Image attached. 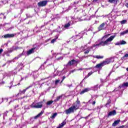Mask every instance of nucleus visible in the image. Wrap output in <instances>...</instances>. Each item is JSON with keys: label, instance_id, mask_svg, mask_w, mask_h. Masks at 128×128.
I'll return each mask as SVG.
<instances>
[{"label": "nucleus", "instance_id": "obj_33", "mask_svg": "<svg viewBox=\"0 0 128 128\" xmlns=\"http://www.w3.org/2000/svg\"><path fill=\"white\" fill-rule=\"evenodd\" d=\"M92 74H94V72L92 71H91L90 72L88 73V74L87 75H88V76H92Z\"/></svg>", "mask_w": 128, "mask_h": 128}, {"label": "nucleus", "instance_id": "obj_45", "mask_svg": "<svg viewBox=\"0 0 128 128\" xmlns=\"http://www.w3.org/2000/svg\"><path fill=\"white\" fill-rule=\"evenodd\" d=\"M119 88H124V86H122H122H120Z\"/></svg>", "mask_w": 128, "mask_h": 128}, {"label": "nucleus", "instance_id": "obj_29", "mask_svg": "<svg viewBox=\"0 0 128 128\" xmlns=\"http://www.w3.org/2000/svg\"><path fill=\"white\" fill-rule=\"evenodd\" d=\"M120 44H126V42L124 40H122L120 41Z\"/></svg>", "mask_w": 128, "mask_h": 128}, {"label": "nucleus", "instance_id": "obj_43", "mask_svg": "<svg viewBox=\"0 0 128 128\" xmlns=\"http://www.w3.org/2000/svg\"><path fill=\"white\" fill-rule=\"evenodd\" d=\"M124 128V126H119L118 128Z\"/></svg>", "mask_w": 128, "mask_h": 128}, {"label": "nucleus", "instance_id": "obj_30", "mask_svg": "<svg viewBox=\"0 0 128 128\" xmlns=\"http://www.w3.org/2000/svg\"><path fill=\"white\" fill-rule=\"evenodd\" d=\"M126 20H123L120 22V24H126Z\"/></svg>", "mask_w": 128, "mask_h": 128}, {"label": "nucleus", "instance_id": "obj_13", "mask_svg": "<svg viewBox=\"0 0 128 128\" xmlns=\"http://www.w3.org/2000/svg\"><path fill=\"white\" fill-rule=\"evenodd\" d=\"M34 48H32L26 52L27 56H30V54H34Z\"/></svg>", "mask_w": 128, "mask_h": 128}, {"label": "nucleus", "instance_id": "obj_52", "mask_svg": "<svg viewBox=\"0 0 128 128\" xmlns=\"http://www.w3.org/2000/svg\"><path fill=\"white\" fill-rule=\"evenodd\" d=\"M64 82V80H62V81L60 82V84H62Z\"/></svg>", "mask_w": 128, "mask_h": 128}, {"label": "nucleus", "instance_id": "obj_23", "mask_svg": "<svg viewBox=\"0 0 128 128\" xmlns=\"http://www.w3.org/2000/svg\"><path fill=\"white\" fill-rule=\"evenodd\" d=\"M56 116H58V113L55 112L53 114L52 116H50V118H52V120H54V118H56Z\"/></svg>", "mask_w": 128, "mask_h": 128}, {"label": "nucleus", "instance_id": "obj_16", "mask_svg": "<svg viewBox=\"0 0 128 128\" xmlns=\"http://www.w3.org/2000/svg\"><path fill=\"white\" fill-rule=\"evenodd\" d=\"M44 111H41L40 113H39L38 114L34 117V118L35 120H36V118H40V116H42L44 114Z\"/></svg>", "mask_w": 128, "mask_h": 128}, {"label": "nucleus", "instance_id": "obj_24", "mask_svg": "<svg viewBox=\"0 0 128 128\" xmlns=\"http://www.w3.org/2000/svg\"><path fill=\"white\" fill-rule=\"evenodd\" d=\"M62 98V96H58L54 100V102H58V100H60V98Z\"/></svg>", "mask_w": 128, "mask_h": 128}, {"label": "nucleus", "instance_id": "obj_40", "mask_svg": "<svg viewBox=\"0 0 128 128\" xmlns=\"http://www.w3.org/2000/svg\"><path fill=\"white\" fill-rule=\"evenodd\" d=\"M90 76H88V75H86L85 77H84V80H86V78H88Z\"/></svg>", "mask_w": 128, "mask_h": 128}, {"label": "nucleus", "instance_id": "obj_51", "mask_svg": "<svg viewBox=\"0 0 128 128\" xmlns=\"http://www.w3.org/2000/svg\"><path fill=\"white\" fill-rule=\"evenodd\" d=\"M26 16L27 18H30V16H28V14H26Z\"/></svg>", "mask_w": 128, "mask_h": 128}, {"label": "nucleus", "instance_id": "obj_59", "mask_svg": "<svg viewBox=\"0 0 128 128\" xmlns=\"http://www.w3.org/2000/svg\"><path fill=\"white\" fill-rule=\"evenodd\" d=\"M8 56H10V54H8Z\"/></svg>", "mask_w": 128, "mask_h": 128}, {"label": "nucleus", "instance_id": "obj_46", "mask_svg": "<svg viewBox=\"0 0 128 128\" xmlns=\"http://www.w3.org/2000/svg\"><path fill=\"white\" fill-rule=\"evenodd\" d=\"M65 78H66V76H63L62 80H64Z\"/></svg>", "mask_w": 128, "mask_h": 128}, {"label": "nucleus", "instance_id": "obj_20", "mask_svg": "<svg viewBox=\"0 0 128 128\" xmlns=\"http://www.w3.org/2000/svg\"><path fill=\"white\" fill-rule=\"evenodd\" d=\"M58 36H56V38H54V39H52L50 42L51 44H54V42H56V40H58Z\"/></svg>", "mask_w": 128, "mask_h": 128}, {"label": "nucleus", "instance_id": "obj_50", "mask_svg": "<svg viewBox=\"0 0 128 128\" xmlns=\"http://www.w3.org/2000/svg\"><path fill=\"white\" fill-rule=\"evenodd\" d=\"M94 2H98V0H94Z\"/></svg>", "mask_w": 128, "mask_h": 128}, {"label": "nucleus", "instance_id": "obj_4", "mask_svg": "<svg viewBox=\"0 0 128 128\" xmlns=\"http://www.w3.org/2000/svg\"><path fill=\"white\" fill-rule=\"evenodd\" d=\"M106 23L103 22L100 24L98 28V32H100V30H106Z\"/></svg>", "mask_w": 128, "mask_h": 128}, {"label": "nucleus", "instance_id": "obj_54", "mask_svg": "<svg viewBox=\"0 0 128 128\" xmlns=\"http://www.w3.org/2000/svg\"><path fill=\"white\" fill-rule=\"evenodd\" d=\"M22 79L20 80V82H22Z\"/></svg>", "mask_w": 128, "mask_h": 128}, {"label": "nucleus", "instance_id": "obj_12", "mask_svg": "<svg viewBox=\"0 0 128 128\" xmlns=\"http://www.w3.org/2000/svg\"><path fill=\"white\" fill-rule=\"evenodd\" d=\"M102 66H104L102 62H101L100 64H97L95 66V68H102Z\"/></svg>", "mask_w": 128, "mask_h": 128}, {"label": "nucleus", "instance_id": "obj_6", "mask_svg": "<svg viewBox=\"0 0 128 128\" xmlns=\"http://www.w3.org/2000/svg\"><path fill=\"white\" fill-rule=\"evenodd\" d=\"M46 4H48V1L46 0L41 1L38 3V6H46Z\"/></svg>", "mask_w": 128, "mask_h": 128}, {"label": "nucleus", "instance_id": "obj_22", "mask_svg": "<svg viewBox=\"0 0 128 128\" xmlns=\"http://www.w3.org/2000/svg\"><path fill=\"white\" fill-rule=\"evenodd\" d=\"M128 34V29L125 31L122 32L120 34V36H124V34Z\"/></svg>", "mask_w": 128, "mask_h": 128}, {"label": "nucleus", "instance_id": "obj_3", "mask_svg": "<svg viewBox=\"0 0 128 128\" xmlns=\"http://www.w3.org/2000/svg\"><path fill=\"white\" fill-rule=\"evenodd\" d=\"M80 63V60H76L74 59H72L71 60H70L66 64V66H76L78 64Z\"/></svg>", "mask_w": 128, "mask_h": 128}, {"label": "nucleus", "instance_id": "obj_58", "mask_svg": "<svg viewBox=\"0 0 128 128\" xmlns=\"http://www.w3.org/2000/svg\"><path fill=\"white\" fill-rule=\"evenodd\" d=\"M34 48H36V47Z\"/></svg>", "mask_w": 128, "mask_h": 128}, {"label": "nucleus", "instance_id": "obj_55", "mask_svg": "<svg viewBox=\"0 0 128 128\" xmlns=\"http://www.w3.org/2000/svg\"><path fill=\"white\" fill-rule=\"evenodd\" d=\"M78 36H80V34H78Z\"/></svg>", "mask_w": 128, "mask_h": 128}, {"label": "nucleus", "instance_id": "obj_39", "mask_svg": "<svg viewBox=\"0 0 128 128\" xmlns=\"http://www.w3.org/2000/svg\"><path fill=\"white\" fill-rule=\"evenodd\" d=\"M12 52V50H10L8 51L7 54H10V52Z\"/></svg>", "mask_w": 128, "mask_h": 128}, {"label": "nucleus", "instance_id": "obj_49", "mask_svg": "<svg viewBox=\"0 0 128 128\" xmlns=\"http://www.w3.org/2000/svg\"><path fill=\"white\" fill-rule=\"evenodd\" d=\"M20 82H19L17 84V86H20Z\"/></svg>", "mask_w": 128, "mask_h": 128}, {"label": "nucleus", "instance_id": "obj_47", "mask_svg": "<svg viewBox=\"0 0 128 128\" xmlns=\"http://www.w3.org/2000/svg\"><path fill=\"white\" fill-rule=\"evenodd\" d=\"M4 18H6V16H4H4H3Z\"/></svg>", "mask_w": 128, "mask_h": 128}, {"label": "nucleus", "instance_id": "obj_9", "mask_svg": "<svg viewBox=\"0 0 128 128\" xmlns=\"http://www.w3.org/2000/svg\"><path fill=\"white\" fill-rule=\"evenodd\" d=\"M30 106L32 108H42V104H38L35 106H33L32 104L30 105Z\"/></svg>", "mask_w": 128, "mask_h": 128}, {"label": "nucleus", "instance_id": "obj_15", "mask_svg": "<svg viewBox=\"0 0 128 128\" xmlns=\"http://www.w3.org/2000/svg\"><path fill=\"white\" fill-rule=\"evenodd\" d=\"M32 86H30L27 87L26 88L24 89L23 90L21 91L20 92V94H24L26 93V90H28V88H32Z\"/></svg>", "mask_w": 128, "mask_h": 128}, {"label": "nucleus", "instance_id": "obj_7", "mask_svg": "<svg viewBox=\"0 0 128 128\" xmlns=\"http://www.w3.org/2000/svg\"><path fill=\"white\" fill-rule=\"evenodd\" d=\"M112 60L110 58H106L105 60H104L102 62V63L103 64V66H106V64H110Z\"/></svg>", "mask_w": 128, "mask_h": 128}, {"label": "nucleus", "instance_id": "obj_35", "mask_svg": "<svg viewBox=\"0 0 128 128\" xmlns=\"http://www.w3.org/2000/svg\"><path fill=\"white\" fill-rule=\"evenodd\" d=\"M115 44L116 46H120V42L116 43Z\"/></svg>", "mask_w": 128, "mask_h": 128}, {"label": "nucleus", "instance_id": "obj_21", "mask_svg": "<svg viewBox=\"0 0 128 128\" xmlns=\"http://www.w3.org/2000/svg\"><path fill=\"white\" fill-rule=\"evenodd\" d=\"M94 58H97L98 60H102L104 58V56L97 55V56H95Z\"/></svg>", "mask_w": 128, "mask_h": 128}, {"label": "nucleus", "instance_id": "obj_17", "mask_svg": "<svg viewBox=\"0 0 128 128\" xmlns=\"http://www.w3.org/2000/svg\"><path fill=\"white\" fill-rule=\"evenodd\" d=\"M110 104H112V100L110 99H109L108 100L107 102L105 104L106 108H108V106H110Z\"/></svg>", "mask_w": 128, "mask_h": 128}, {"label": "nucleus", "instance_id": "obj_11", "mask_svg": "<svg viewBox=\"0 0 128 128\" xmlns=\"http://www.w3.org/2000/svg\"><path fill=\"white\" fill-rule=\"evenodd\" d=\"M90 88H85L84 90H83L80 92V94H84L86 93V92H90Z\"/></svg>", "mask_w": 128, "mask_h": 128}, {"label": "nucleus", "instance_id": "obj_57", "mask_svg": "<svg viewBox=\"0 0 128 128\" xmlns=\"http://www.w3.org/2000/svg\"><path fill=\"white\" fill-rule=\"evenodd\" d=\"M48 10L50 11V10H46V11H48Z\"/></svg>", "mask_w": 128, "mask_h": 128}, {"label": "nucleus", "instance_id": "obj_25", "mask_svg": "<svg viewBox=\"0 0 128 128\" xmlns=\"http://www.w3.org/2000/svg\"><path fill=\"white\" fill-rule=\"evenodd\" d=\"M22 56H24V54L22 53L21 54H18L16 57L14 58L15 60H18V58H22Z\"/></svg>", "mask_w": 128, "mask_h": 128}, {"label": "nucleus", "instance_id": "obj_41", "mask_svg": "<svg viewBox=\"0 0 128 128\" xmlns=\"http://www.w3.org/2000/svg\"><path fill=\"white\" fill-rule=\"evenodd\" d=\"M88 116H90V115H88V116H86V117H82V118H85V120H86V118H88Z\"/></svg>", "mask_w": 128, "mask_h": 128}, {"label": "nucleus", "instance_id": "obj_5", "mask_svg": "<svg viewBox=\"0 0 128 128\" xmlns=\"http://www.w3.org/2000/svg\"><path fill=\"white\" fill-rule=\"evenodd\" d=\"M72 20L71 21H70L68 23H66V24H64V28H67V29L70 26H72V25L74 24V17H72Z\"/></svg>", "mask_w": 128, "mask_h": 128}, {"label": "nucleus", "instance_id": "obj_36", "mask_svg": "<svg viewBox=\"0 0 128 128\" xmlns=\"http://www.w3.org/2000/svg\"><path fill=\"white\" fill-rule=\"evenodd\" d=\"M89 52H90V50H87L86 51H85L84 52V54H88Z\"/></svg>", "mask_w": 128, "mask_h": 128}, {"label": "nucleus", "instance_id": "obj_34", "mask_svg": "<svg viewBox=\"0 0 128 128\" xmlns=\"http://www.w3.org/2000/svg\"><path fill=\"white\" fill-rule=\"evenodd\" d=\"M4 18V14L1 13L0 14V18Z\"/></svg>", "mask_w": 128, "mask_h": 128}, {"label": "nucleus", "instance_id": "obj_26", "mask_svg": "<svg viewBox=\"0 0 128 128\" xmlns=\"http://www.w3.org/2000/svg\"><path fill=\"white\" fill-rule=\"evenodd\" d=\"M126 58H128V54H126L124 56L122 57L121 60H126Z\"/></svg>", "mask_w": 128, "mask_h": 128}, {"label": "nucleus", "instance_id": "obj_56", "mask_svg": "<svg viewBox=\"0 0 128 128\" xmlns=\"http://www.w3.org/2000/svg\"><path fill=\"white\" fill-rule=\"evenodd\" d=\"M88 102H90V100H89Z\"/></svg>", "mask_w": 128, "mask_h": 128}, {"label": "nucleus", "instance_id": "obj_53", "mask_svg": "<svg viewBox=\"0 0 128 128\" xmlns=\"http://www.w3.org/2000/svg\"><path fill=\"white\" fill-rule=\"evenodd\" d=\"M126 71L128 72V67L126 68Z\"/></svg>", "mask_w": 128, "mask_h": 128}, {"label": "nucleus", "instance_id": "obj_38", "mask_svg": "<svg viewBox=\"0 0 128 128\" xmlns=\"http://www.w3.org/2000/svg\"><path fill=\"white\" fill-rule=\"evenodd\" d=\"M108 36H110V35H106L105 36H104L102 38H108Z\"/></svg>", "mask_w": 128, "mask_h": 128}, {"label": "nucleus", "instance_id": "obj_10", "mask_svg": "<svg viewBox=\"0 0 128 128\" xmlns=\"http://www.w3.org/2000/svg\"><path fill=\"white\" fill-rule=\"evenodd\" d=\"M14 34H6L2 36V38H14Z\"/></svg>", "mask_w": 128, "mask_h": 128}, {"label": "nucleus", "instance_id": "obj_8", "mask_svg": "<svg viewBox=\"0 0 128 128\" xmlns=\"http://www.w3.org/2000/svg\"><path fill=\"white\" fill-rule=\"evenodd\" d=\"M116 110H113L108 112V118H110V116H116Z\"/></svg>", "mask_w": 128, "mask_h": 128}, {"label": "nucleus", "instance_id": "obj_19", "mask_svg": "<svg viewBox=\"0 0 128 128\" xmlns=\"http://www.w3.org/2000/svg\"><path fill=\"white\" fill-rule=\"evenodd\" d=\"M120 0H108V2L110 4H118V2Z\"/></svg>", "mask_w": 128, "mask_h": 128}, {"label": "nucleus", "instance_id": "obj_44", "mask_svg": "<svg viewBox=\"0 0 128 128\" xmlns=\"http://www.w3.org/2000/svg\"><path fill=\"white\" fill-rule=\"evenodd\" d=\"M83 48H86V45H85L84 46H82V47Z\"/></svg>", "mask_w": 128, "mask_h": 128}, {"label": "nucleus", "instance_id": "obj_32", "mask_svg": "<svg viewBox=\"0 0 128 128\" xmlns=\"http://www.w3.org/2000/svg\"><path fill=\"white\" fill-rule=\"evenodd\" d=\"M72 9V6H69L68 8L66 10H65V12H68L69 10H70Z\"/></svg>", "mask_w": 128, "mask_h": 128}, {"label": "nucleus", "instance_id": "obj_28", "mask_svg": "<svg viewBox=\"0 0 128 128\" xmlns=\"http://www.w3.org/2000/svg\"><path fill=\"white\" fill-rule=\"evenodd\" d=\"M122 86H125V88H128V82H124L122 84Z\"/></svg>", "mask_w": 128, "mask_h": 128}, {"label": "nucleus", "instance_id": "obj_14", "mask_svg": "<svg viewBox=\"0 0 128 128\" xmlns=\"http://www.w3.org/2000/svg\"><path fill=\"white\" fill-rule=\"evenodd\" d=\"M66 122L64 121L60 124H59L58 126L56 127V128H64V126H66Z\"/></svg>", "mask_w": 128, "mask_h": 128}, {"label": "nucleus", "instance_id": "obj_31", "mask_svg": "<svg viewBox=\"0 0 128 128\" xmlns=\"http://www.w3.org/2000/svg\"><path fill=\"white\" fill-rule=\"evenodd\" d=\"M60 82V80H55V84L56 86V84H58V82Z\"/></svg>", "mask_w": 128, "mask_h": 128}, {"label": "nucleus", "instance_id": "obj_37", "mask_svg": "<svg viewBox=\"0 0 128 128\" xmlns=\"http://www.w3.org/2000/svg\"><path fill=\"white\" fill-rule=\"evenodd\" d=\"M2 52H4V50H2V48L0 49V56L2 54Z\"/></svg>", "mask_w": 128, "mask_h": 128}, {"label": "nucleus", "instance_id": "obj_42", "mask_svg": "<svg viewBox=\"0 0 128 128\" xmlns=\"http://www.w3.org/2000/svg\"><path fill=\"white\" fill-rule=\"evenodd\" d=\"M96 101H94V102H92V106H94V104H96Z\"/></svg>", "mask_w": 128, "mask_h": 128}, {"label": "nucleus", "instance_id": "obj_18", "mask_svg": "<svg viewBox=\"0 0 128 128\" xmlns=\"http://www.w3.org/2000/svg\"><path fill=\"white\" fill-rule=\"evenodd\" d=\"M120 120H115L112 124V126H116L120 124Z\"/></svg>", "mask_w": 128, "mask_h": 128}, {"label": "nucleus", "instance_id": "obj_27", "mask_svg": "<svg viewBox=\"0 0 128 128\" xmlns=\"http://www.w3.org/2000/svg\"><path fill=\"white\" fill-rule=\"evenodd\" d=\"M52 102H54V100H50V101H48L47 102H46V105L47 106H50V104H52Z\"/></svg>", "mask_w": 128, "mask_h": 128}, {"label": "nucleus", "instance_id": "obj_48", "mask_svg": "<svg viewBox=\"0 0 128 128\" xmlns=\"http://www.w3.org/2000/svg\"><path fill=\"white\" fill-rule=\"evenodd\" d=\"M82 68H79V69H78V70H82Z\"/></svg>", "mask_w": 128, "mask_h": 128}, {"label": "nucleus", "instance_id": "obj_2", "mask_svg": "<svg viewBox=\"0 0 128 128\" xmlns=\"http://www.w3.org/2000/svg\"><path fill=\"white\" fill-rule=\"evenodd\" d=\"M116 38V35L112 36L109 38H108L105 41H102L100 43H95L93 45L92 48H100V46H108V44H110V42L114 40V38Z\"/></svg>", "mask_w": 128, "mask_h": 128}, {"label": "nucleus", "instance_id": "obj_1", "mask_svg": "<svg viewBox=\"0 0 128 128\" xmlns=\"http://www.w3.org/2000/svg\"><path fill=\"white\" fill-rule=\"evenodd\" d=\"M80 101L78 99L76 102L72 104L71 107L65 110V114H74V110H78L80 108Z\"/></svg>", "mask_w": 128, "mask_h": 128}]
</instances>
